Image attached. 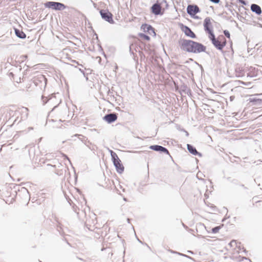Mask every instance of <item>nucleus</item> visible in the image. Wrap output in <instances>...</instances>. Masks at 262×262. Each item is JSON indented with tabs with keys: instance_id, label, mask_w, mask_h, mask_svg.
<instances>
[{
	"instance_id": "f257e3e1",
	"label": "nucleus",
	"mask_w": 262,
	"mask_h": 262,
	"mask_svg": "<svg viewBox=\"0 0 262 262\" xmlns=\"http://www.w3.org/2000/svg\"><path fill=\"white\" fill-rule=\"evenodd\" d=\"M181 48L187 52L195 53L204 52L206 49V47L202 44L190 40H183Z\"/></svg>"
},
{
	"instance_id": "f03ea898",
	"label": "nucleus",
	"mask_w": 262,
	"mask_h": 262,
	"mask_svg": "<svg viewBox=\"0 0 262 262\" xmlns=\"http://www.w3.org/2000/svg\"><path fill=\"white\" fill-rule=\"evenodd\" d=\"M168 8V4L166 0H157L151 6L150 10L155 15H162Z\"/></svg>"
},
{
	"instance_id": "7ed1b4c3",
	"label": "nucleus",
	"mask_w": 262,
	"mask_h": 262,
	"mask_svg": "<svg viewBox=\"0 0 262 262\" xmlns=\"http://www.w3.org/2000/svg\"><path fill=\"white\" fill-rule=\"evenodd\" d=\"M229 245L232 248V249H231V258L237 260H241V256L239 255V253L244 251V248L242 247L241 243L233 240L230 243Z\"/></svg>"
},
{
	"instance_id": "20e7f679",
	"label": "nucleus",
	"mask_w": 262,
	"mask_h": 262,
	"mask_svg": "<svg viewBox=\"0 0 262 262\" xmlns=\"http://www.w3.org/2000/svg\"><path fill=\"white\" fill-rule=\"evenodd\" d=\"M213 45L219 50H222L226 45V39L223 35H219L217 38L215 37L214 34L208 36Z\"/></svg>"
},
{
	"instance_id": "39448f33",
	"label": "nucleus",
	"mask_w": 262,
	"mask_h": 262,
	"mask_svg": "<svg viewBox=\"0 0 262 262\" xmlns=\"http://www.w3.org/2000/svg\"><path fill=\"white\" fill-rule=\"evenodd\" d=\"M111 156L117 172L119 173H123L124 170V167L117 154L111 151Z\"/></svg>"
},
{
	"instance_id": "423d86ee",
	"label": "nucleus",
	"mask_w": 262,
	"mask_h": 262,
	"mask_svg": "<svg viewBox=\"0 0 262 262\" xmlns=\"http://www.w3.org/2000/svg\"><path fill=\"white\" fill-rule=\"evenodd\" d=\"M200 12L199 7L195 5H189L187 8V12L193 18L199 19L200 17L196 15Z\"/></svg>"
},
{
	"instance_id": "0eeeda50",
	"label": "nucleus",
	"mask_w": 262,
	"mask_h": 262,
	"mask_svg": "<svg viewBox=\"0 0 262 262\" xmlns=\"http://www.w3.org/2000/svg\"><path fill=\"white\" fill-rule=\"evenodd\" d=\"M212 19L209 17H206L203 22V26L205 31L209 35L213 34Z\"/></svg>"
},
{
	"instance_id": "6e6552de",
	"label": "nucleus",
	"mask_w": 262,
	"mask_h": 262,
	"mask_svg": "<svg viewBox=\"0 0 262 262\" xmlns=\"http://www.w3.org/2000/svg\"><path fill=\"white\" fill-rule=\"evenodd\" d=\"M45 6L46 7L56 10H63L65 8L63 4L58 2H49L45 4Z\"/></svg>"
},
{
	"instance_id": "1a4fd4ad",
	"label": "nucleus",
	"mask_w": 262,
	"mask_h": 262,
	"mask_svg": "<svg viewBox=\"0 0 262 262\" xmlns=\"http://www.w3.org/2000/svg\"><path fill=\"white\" fill-rule=\"evenodd\" d=\"M179 26L181 30L185 33V34L191 38H195V34L191 31V30L187 26H184L182 24H180Z\"/></svg>"
},
{
	"instance_id": "9d476101",
	"label": "nucleus",
	"mask_w": 262,
	"mask_h": 262,
	"mask_svg": "<svg viewBox=\"0 0 262 262\" xmlns=\"http://www.w3.org/2000/svg\"><path fill=\"white\" fill-rule=\"evenodd\" d=\"M102 17L106 21L112 23H113V14L107 10H102L100 11Z\"/></svg>"
},
{
	"instance_id": "9b49d317",
	"label": "nucleus",
	"mask_w": 262,
	"mask_h": 262,
	"mask_svg": "<svg viewBox=\"0 0 262 262\" xmlns=\"http://www.w3.org/2000/svg\"><path fill=\"white\" fill-rule=\"evenodd\" d=\"M149 148L155 151H160L166 153L167 155H169L168 150L166 148L160 145H151L149 147Z\"/></svg>"
},
{
	"instance_id": "f8f14e48",
	"label": "nucleus",
	"mask_w": 262,
	"mask_h": 262,
	"mask_svg": "<svg viewBox=\"0 0 262 262\" xmlns=\"http://www.w3.org/2000/svg\"><path fill=\"white\" fill-rule=\"evenodd\" d=\"M117 119V116L116 114H110L105 115L104 119L108 123H112L115 121Z\"/></svg>"
},
{
	"instance_id": "ddd939ff",
	"label": "nucleus",
	"mask_w": 262,
	"mask_h": 262,
	"mask_svg": "<svg viewBox=\"0 0 262 262\" xmlns=\"http://www.w3.org/2000/svg\"><path fill=\"white\" fill-rule=\"evenodd\" d=\"M251 9L253 12H255L257 14L261 13V10L260 7L256 4H252L251 6Z\"/></svg>"
},
{
	"instance_id": "4468645a",
	"label": "nucleus",
	"mask_w": 262,
	"mask_h": 262,
	"mask_svg": "<svg viewBox=\"0 0 262 262\" xmlns=\"http://www.w3.org/2000/svg\"><path fill=\"white\" fill-rule=\"evenodd\" d=\"M141 29H142L144 32H149V31H152L154 33V31L153 28L151 27V26L147 25V24H143L141 26Z\"/></svg>"
},
{
	"instance_id": "2eb2a0df",
	"label": "nucleus",
	"mask_w": 262,
	"mask_h": 262,
	"mask_svg": "<svg viewBox=\"0 0 262 262\" xmlns=\"http://www.w3.org/2000/svg\"><path fill=\"white\" fill-rule=\"evenodd\" d=\"M187 149L190 153L194 155H196L198 154L196 149L190 144H187Z\"/></svg>"
},
{
	"instance_id": "dca6fc26",
	"label": "nucleus",
	"mask_w": 262,
	"mask_h": 262,
	"mask_svg": "<svg viewBox=\"0 0 262 262\" xmlns=\"http://www.w3.org/2000/svg\"><path fill=\"white\" fill-rule=\"evenodd\" d=\"M16 35L19 38H25L26 37V34L23 31H20L18 30H15Z\"/></svg>"
},
{
	"instance_id": "f3484780",
	"label": "nucleus",
	"mask_w": 262,
	"mask_h": 262,
	"mask_svg": "<svg viewBox=\"0 0 262 262\" xmlns=\"http://www.w3.org/2000/svg\"><path fill=\"white\" fill-rule=\"evenodd\" d=\"M223 225H222L221 226H217L216 227H214L211 229V232L213 233H218L220 231V230L223 227Z\"/></svg>"
},
{
	"instance_id": "a211bd4d",
	"label": "nucleus",
	"mask_w": 262,
	"mask_h": 262,
	"mask_svg": "<svg viewBox=\"0 0 262 262\" xmlns=\"http://www.w3.org/2000/svg\"><path fill=\"white\" fill-rule=\"evenodd\" d=\"M253 205L256 208L262 207V201H256L255 203H253Z\"/></svg>"
},
{
	"instance_id": "6ab92c4d",
	"label": "nucleus",
	"mask_w": 262,
	"mask_h": 262,
	"mask_svg": "<svg viewBox=\"0 0 262 262\" xmlns=\"http://www.w3.org/2000/svg\"><path fill=\"white\" fill-rule=\"evenodd\" d=\"M140 37H141L142 39H145L146 40H149L150 39V37L149 36H148L147 35H145L144 34H140Z\"/></svg>"
},
{
	"instance_id": "aec40b11",
	"label": "nucleus",
	"mask_w": 262,
	"mask_h": 262,
	"mask_svg": "<svg viewBox=\"0 0 262 262\" xmlns=\"http://www.w3.org/2000/svg\"><path fill=\"white\" fill-rule=\"evenodd\" d=\"M224 34L228 38H230V33L227 30H225L224 31Z\"/></svg>"
},
{
	"instance_id": "412c9836",
	"label": "nucleus",
	"mask_w": 262,
	"mask_h": 262,
	"mask_svg": "<svg viewBox=\"0 0 262 262\" xmlns=\"http://www.w3.org/2000/svg\"><path fill=\"white\" fill-rule=\"evenodd\" d=\"M239 3H241V4H242L243 5H246V3L245 1L244 0H237Z\"/></svg>"
},
{
	"instance_id": "4be33fe9",
	"label": "nucleus",
	"mask_w": 262,
	"mask_h": 262,
	"mask_svg": "<svg viewBox=\"0 0 262 262\" xmlns=\"http://www.w3.org/2000/svg\"><path fill=\"white\" fill-rule=\"evenodd\" d=\"M238 82L239 83H241V84H245V83L243 81H238Z\"/></svg>"
},
{
	"instance_id": "5701e85b",
	"label": "nucleus",
	"mask_w": 262,
	"mask_h": 262,
	"mask_svg": "<svg viewBox=\"0 0 262 262\" xmlns=\"http://www.w3.org/2000/svg\"><path fill=\"white\" fill-rule=\"evenodd\" d=\"M40 78H43V76L42 75H40Z\"/></svg>"
}]
</instances>
